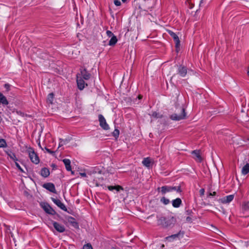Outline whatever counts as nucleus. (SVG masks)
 <instances>
[{
    "label": "nucleus",
    "instance_id": "f257e3e1",
    "mask_svg": "<svg viewBox=\"0 0 249 249\" xmlns=\"http://www.w3.org/2000/svg\"><path fill=\"white\" fill-rule=\"evenodd\" d=\"M176 222V218L172 215L160 217L158 220V225L164 228L171 227L173 226Z\"/></svg>",
    "mask_w": 249,
    "mask_h": 249
},
{
    "label": "nucleus",
    "instance_id": "f03ea898",
    "mask_svg": "<svg viewBox=\"0 0 249 249\" xmlns=\"http://www.w3.org/2000/svg\"><path fill=\"white\" fill-rule=\"evenodd\" d=\"M26 148V151L31 161L36 164L39 163L40 161L39 158L37 154L35 152L34 149L31 147H27Z\"/></svg>",
    "mask_w": 249,
    "mask_h": 249
},
{
    "label": "nucleus",
    "instance_id": "7ed1b4c3",
    "mask_svg": "<svg viewBox=\"0 0 249 249\" xmlns=\"http://www.w3.org/2000/svg\"><path fill=\"white\" fill-rule=\"evenodd\" d=\"M158 190H160V192L162 195H164L167 193L171 192L173 191H176L178 193H180L181 192V189L180 186H175L172 187L170 186H163L160 188H158Z\"/></svg>",
    "mask_w": 249,
    "mask_h": 249
},
{
    "label": "nucleus",
    "instance_id": "20e7f679",
    "mask_svg": "<svg viewBox=\"0 0 249 249\" xmlns=\"http://www.w3.org/2000/svg\"><path fill=\"white\" fill-rule=\"evenodd\" d=\"M186 113L185 110L184 108L181 107L180 109V113L178 114L177 113H174L170 115V118L173 121H178L181 120L185 119Z\"/></svg>",
    "mask_w": 249,
    "mask_h": 249
},
{
    "label": "nucleus",
    "instance_id": "39448f33",
    "mask_svg": "<svg viewBox=\"0 0 249 249\" xmlns=\"http://www.w3.org/2000/svg\"><path fill=\"white\" fill-rule=\"evenodd\" d=\"M40 206L46 213L53 215L56 214V212L48 203L41 202Z\"/></svg>",
    "mask_w": 249,
    "mask_h": 249
},
{
    "label": "nucleus",
    "instance_id": "423d86ee",
    "mask_svg": "<svg viewBox=\"0 0 249 249\" xmlns=\"http://www.w3.org/2000/svg\"><path fill=\"white\" fill-rule=\"evenodd\" d=\"M98 120L99 122L100 126L104 130H107L109 129V127L108 124L107 123L105 117L102 114L98 115Z\"/></svg>",
    "mask_w": 249,
    "mask_h": 249
},
{
    "label": "nucleus",
    "instance_id": "0eeeda50",
    "mask_svg": "<svg viewBox=\"0 0 249 249\" xmlns=\"http://www.w3.org/2000/svg\"><path fill=\"white\" fill-rule=\"evenodd\" d=\"M84 79H82L79 75L76 76V83L78 89L80 90H83L85 86H87L88 84L85 83L84 80Z\"/></svg>",
    "mask_w": 249,
    "mask_h": 249
},
{
    "label": "nucleus",
    "instance_id": "6e6552de",
    "mask_svg": "<svg viewBox=\"0 0 249 249\" xmlns=\"http://www.w3.org/2000/svg\"><path fill=\"white\" fill-rule=\"evenodd\" d=\"M52 201L60 209L63 210L65 212H68L67 209L65 204L61 202V201L58 199L52 198Z\"/></svg>",
    "mask_w": 249,
    "mask_h": 249
},
{
    "label": "nucleus",
    "instance_id": "1a4fd4ad",
    "mask_svg": "<svg viewBox=\"0 0 249 249\" xmlns=\"http://www.w3.org/2000/svg\"><path fill=\"white\" fill-rule=\"evenodd\" d=\"M184 232L183 231H180L178 233L171 235L170 236L166 237L167 240L169 241H172L173 240L177 238H181L183 237Z\"/></svg>",
    "mask_w": 249,
    "mask_h": 249
},
{
    "label": "nucleus",
    "instance_id": "9d476101",
    "mask_svg": "<svg viewBox=\"0 0 249 249\" xmlns=\"http://www.w3.org/2000/svg\"><path fill=\"white\" fill-rule=\"evenodd\" d=\"M77 75H79L80 77L85 80H88L90 79L91 74L87 71L86 69H81L80 73H78Z\"/></svg>",
    "mask_w": 249,
    "mask_h": 249
},
{
    "label": "nucleus",
    "instance_id": "9b49d317",
    "mask_svg": "<svg viewBox=\"0 0 249 249\" xmlns=\"http://www.w3.org/2000/svg\"><path fill=\"white\" fill-rule=\"evenodd\" d=\"M52 224L54 228L59 232L62 233L65 231V227L64 225L59 224L56 221H53Z\"/></svg>",
    "mask_w": 249,
    "mask_h": 249
},
{
    "label": "nucleus",
    "instance_id": "f8f14e48",
    "mask_svg": "<svg viewBox=\"0 0 249 249\" xmlns=\"http://www.w3.org/2000/svg\"><path fill=\"white\" fill-rule=\"evenodd\" d=\"M178 73L182 77H184L187 73V69L186 67L179 65L178 69Z\"/></svg>",
    "mask_w": 249,
    "mask_h": 249
},
{
    "label": "nucleus",
    "instance_id": "ddd939ff",
    "mask_svg": "<svg viewBox=\"0 0 249 249\" xmlns=\"http://www.w3.org/2000/svg\"><path fill=\"white\" fill-rule=\"evenodd\" d=\"M194 159L197 162H201L202 161V158L200 155L199 150H194L191 152Z\"/></svg>",
    "mask_w": 249,
    "mask_h": 249
},
{
    "label": "nucleus",
    "instance_id": "4468645a",
    "mask_svg": "<svg viewBox=\"0 0 249 249\" xmlns=\"http://www.w3.org/2000/svg\"><path fill=\"white\" fill-rule=\"evenodd\" d=\"M168 33L169 34L170 36L174 39V40L176 43V48L179 47L180 45V40L177 35L171 31H169L168 32Z\"/></svg>",
    "mask_w": 249,
    "mask_h": 249
},
{
    "label": "nucleus",
    "instance_id": "2eb2a0df",
    "mask_svg": "<svg viewBox=\"0 0 249 249\" xmlns=\"http://www.w3.org/2000/svg\"><path fill=\"white\" fill-rule=\"evenodd\" d=\"M43 187L46 190L52 193H56V190L54 185L52 183H46L43 185Z\"/></svg>",
    "mask_w": 249,
    "mask_h": 249
},
{
    "label": "nucleus",
    "instance_id": "dca6fc26",
    "mask_svg": "<svg viewBox=\"0 0 249 249\" xmlns=\"http://www.w3.org/2000/svg\"><path fill=\"white\" fill-rule=\"evenodd\" d=\"M233 195L227 196L221 199V202L224 204H227L232 201L234 198Z\"/></svg>",
    "mask_w": 249,
    "mask_h": 249
},
{
    "label": "nucleus",
    "instance_id": "f3484780",
    "mask_svg": "<svg viewBox=\"0 0 249 249\" xmlns=\"http://www.w3.org/2000/svg\"><path fill=\"white\" fill-rule=\"evenodd\" d=\"M152 160L149 157L145 158L142 161V164L148 168H150L151 166Z\"/></svg>",
    "mask_w": 249,
    "mask_h": 249
},
{
    "label": "nucleus",
    "instance_id": "a211bd4d",
    "mask_svg": "<svg viewBox=\"0 0 249 249\" xmlns=\"http://www.w3.org/2000/svg\"><path fill=\"white\" fill-rule=\"evenodd\" d=\"M108 189L110 191H114V190L116 191V192H120L121 190L123 191L124 188L123 187L120 185H115V186H107Z\"/></svg>",
    "mask_w": 249,
    "mask_h": 249
},
{
    "label": "nucleus",
    "instance_id": "6ab92c4d",
    "mask_svg": "<svg viewBox=\"0 0 249 249\" xmlns=\"http://www.w3.org/2000/svg\"><path fill=\"white\" fill-rule=\"evenodd\" d=\"M182 201L180 198H177L172 201V206L174 208H178L180 206Z\"/></svg>",
    "mask_w": 249,
    "mask_h": 249
},
{
    "label": "nucleus",
    "instance_id": "aec40b11",
    "mask_svg": "<svg viewBox=\"0 0 249 249\" xmlns=\"http://www.w3.org/2000/svg\"><path fill=\"white\" fill-rule=\"evenodd\" d=\"M0 104H1L3 106H7L9 104L6 97L0 92Z\"/></svg>",
    "mask_w": 249,
    "mask_h": 249
},
{
    "label": "nucleus",
    "instance_id": "412c9836",
    "mask_svg": "<svg viewBox=\"0 0 249 249\" xmlns=\"http://www.w3.org/2000/svg\"><path fill=\"white\" fill-rule=\"evenodd\" d=\"M40 175L44 178H47L50 175V170L48 168L44 167L40 171Z\"/></svg>",
    "mask_w": 249,
    "mask_h": 249
},
{
    "label": "nucleus",
    "instance_id": "4be33fe9",
    "mask_svg": "<svg viewBox=\"0 0 249 249\" xmlns=\"http://www.w3.org/2000/svg\"><path fill=\"white\" fill-rule=\"evenodd\" d=\"M63 162L65 164L66 169L67 171H71V160L69 159H65L63 160Z\"/></svg>",
    "mask_w": 249,
    "mask_h": 249
},
{
    "label": "nucleus",
    "instance_id": "5701e85b",
    "mask_svg": "<svg viewBox=\"0 0 249 249\" xmlns=\"http://www.w3.org/2000/svg\"><path fill=\"white\" fill-rule=\"evenodd\" d=\"M242 210L249 214V201H246L242 205Z\"/></svg>",
    "mask_w": 249,
    "mask_h": 249
},
{
    "label": "nucleus",
    "instance_id": "b1692460",
    "mask_svg": "<svg viewBox=\"0 0 249 249\" xmlns=\"http://www.w3.org/2000/svg\"><path fill=\"white\" fill-rule=\"evenodd\" d=\"M118 39L115 36H113L111 39L109 41L108 45L109 46H114L117 42Z\"/></svg>",
    "mask_w": 249,
    "mask_h": 249
},
{
    "label": "nucleus",
    "instance_id": "393cba45",
    "mask_svg": "<svg viewBox=\"0 0 249 249\" xmlns=\"http://www.w3.org/2000/svg\"><path fill=\"white\" fill-rule=\"evenodd\" d=\"M249 173V164L247 163L245 165L242 169V174L245 175Z\"/></svg>",
    "mask_w": 249,
    "mask_h": 249
},
{
    "label": "nucleus",
    "instance_id": "a878e982",
    "mask_svg": "<svg viewBox=\"0 0 249 249\" xmlns=\"http://www.w3.org/2000/svg\"><path fill=\"white\" fill-rule=\"evenodd\" d=\"M54 98V94L53 93H50L48 94L47 98V102L48 103L52 104L53 103Z\"/></svg>",
    "mask_w": 249,
    "mask_h": 249
},
{
    "label": "nucleus",
    "instance_id": "bb28decb",
    "mask_svg": "<svg viewBox=\"0 0 249 249\" xmlns=\"http://www.w3.org/2000/svg\"><path fill=\"white\" fill-rule=\"evenodd\" d=\"M7 146L6 141L4 139H0V148H5Z\"/></svg>",
    "mask_w": 249,
    "mask_h": 249
},
{
    "label": "nucleus",
    "instance_id": "cd10ccee",
    "mask_svg": "<svg viewBox=\"0 0 249 249\" xmlns=\"http://www.w3.org/2000/svg\"><path fill=\"white\" fill-rule=\"evenodd\" d=\"M7 155L11 159H12L15 161H16L18 160V159L17 158L16 156L15 153H14L12 152H10L9 153H7Z\"/></svg>",
    "mask_w": 249,
    "mask_h": 249
},
{
    "label": "nucleus",
    "instance_id": "c85d7f7f",
    "mask_svg": "<svg viewBox=\"0 0 249 249\" xmlns=\"http://www.w3.org/2000/svg\"><path fill=\"white\" fill-rule=\"evenodd\" d=\"M160 202L164 205H167L170 203V200L165 197H162L160 199Z\"/></svg>",
    "mask_w": 249,
    "mask_h": 249
},
{
    "label": "nucleus",
    "instance_id": "c756f323",
    "mask_svg": "<svg viewBox=\"0 0 249 249\" xmlns=\"http://www.w3.org/2000/svg\"><path fill=\"white\" fill-rule=\"evenodd\" d=\"M60 140V142H59V146L58 147H61V146L64 145V144H66L69 141L67 139H65V140H63V139H59Z\"/></svg>",
    "mask_w": 249,
    "mask_h": 249
},
{
    "label": "nucleus",
    "instance_id": "7c9ffc66",
    "mask_svg": "<svg viewBox=\"0 0 249 249\" xmlns=\"http://www.w3.org/2000/svg\"><path fill=\"white\" fill-rule=\"evenodd\" d=\"M151 116L152 117H153L154 118H156V119L162 117V115H160L159 113H158L156 112H153L152 113Z\"/></svg>",
    "mask_w": 249,
    "mask_h": 249
},
{
    "label": "nucleus",
    "instance_id": "2f4dec72",
    "mask_svg": "<svg viewBox=\"0 0 249 249\" xmlns=\"http://www.w3.org/2000/svg\"><path fill=\"white\" fill-rule=\"evenodd\" d=\"M83 249H93V248L90 243H87L84 245Z\"/></svg>",
    "mask_w": 249,
    "mask_h": 249
},
{
    "label": "nucleus",
    "instance_id": "473e14b6",
    "mask_svg": "<svg viewBox=\"0 0 249 249\" xmlns=\"http://www.w3.org/2000/svg\"><path fill=\"white\" fill-rule=\"evenodd\" d=\"M70 218L73 220V222L71 221V223H72L73 226L75 228H78V224L75 221V219L72 217H71Z\"/></svg>",
    "mask_w": 249,
    "mask_h": 249
},
{
    "label": "nucleus",
    "instance_id": "72a5a7b5",
    "mask_svg": "<svg viewBox=\"0 0 249 249\" xmlns=\"http://www.w3.org/2000/svg\"><path fill=\"white\" fill-rule=\"evenodd\" d=\"M113 135L115 137L118 138L119 137V130H118L117 129H115V130L113 132Z\"/></svg>",
    "mask_w": 249,
    "mask_h": 249
},
{
    "label": "nucleus",
    "instance_id": "f704fd0d",
    "mask_svg": "<svg viewBox=\"0 0 249 249\" xmlns=\"http://www.w3.org/2000/svg\"><path fill=\"white\" fill-rule=\"evenodd\" d=\"M106 34L107 35V36L108 37H112L113 36H115L113 33L109 31V30H107V32H106Z\"/></svg>",
    "mask_w": 249,
    "mask_h": 249
},
{
    "label": "nucleus",
    "instance_id": "c9c22d12",
    "mask_svg": "<svg viewBox=\"0 0 249 249\" xmlns=\"http://www.w3.org/2000/svg\"><path fill=\"white\" fill-rule=\"evenodd\" d=\"M216 195V193L215 192H210L208 193V197H210L211 196H215Z\"/></svg>",
    "mask_w": 249,
    "mask_h": 249
},
{
    "label": "nucleus",
    "instance_id": "e433bc0d",
    "mask_svg": "<svg viewBox=\"0 0 249 249\" xmlns=\"http://www.w3.org/2000/svg\"><path fill=\"white\" fill-rule=\"evenodd\" d=\"M114 3V4L117 6H120L121 4V3L119 0H115Z\"/></svg>",
    "mask_w": 249,
    "mask_h": 249
},
{
    "label": "nucleus",
    "instance_id": "4c0bfd02",
    "mask_svg": "<svg viewBox=\"0 0 249 249\" xmlns=\"http://www.w3.org/2000/svg\"><path fill=\"white\" fill-rule=\"evenodd\" d=\"M44 149H45L46 151V152L48 153H50L51 154H53L54 153L53 151H52V150H51L50 149H48L46 147H45Z\"/></svg>",
    "mask_w": 249,
    "mask_h": 249
},
{
    "label": "nucleus",
    "instance_id": "58836bf2",
    "mask_svg": "<svg viewBox=\"0 0 249 249\" xmlns=\"http://www.w3.org/2000/svg\"><path fill=\"white\" fill-rule=\"evenodd\" d=\"M16 165L17 166V167L21 171V172H23V169H22V168L20 167V166L19 165V164L18 163H17V162H16Z\"/></svg>",
    "mask_w": 249,
    "mask_h": 249
},
{
    "label": "nucleus",
    "instance_id": "ea45409f",
    "mask_svg": "<svg viewBox=\"0 0 249 249\" xmlns=\"http://www.w3.org/2000/svg\"><path fill=\"white\" fill-rule=\"evenodd\" d=\"M204 193H205V189H203V188H202L199 191V193H200V195L201 196H202L204 195Z\"/></svg>",
    "mask_w": 249,
    "mask_h": 249
},
{
    "label": "nucleus",
    "instance_id": "a19ab883",
    "mask_svg": "<svg viewBox=\"0 0 249 249\" xmlns=\"http://www.w3.org/2000/svg\"><path fill=\"white\" fill-rule=\"evenodd\" d=\"M4 88L7 90H10V85L9 84H4Z\"/></svg>",
    "mask_w": 249,
    "mask_h": 249
},
{
    "label": "nucleus",
    "instance_id": "79ce46f5",
    "mask_svg": "<svg viewBox=\"0 0 249 249\" xmlns=\"http://www.w3.org/2000/svg\"><path fill=\"white\" fill-rule=\"evenodd\" d=\"M80 175L82 177H87V174L86 173H80Z\"/></svg>",
    "mask_w": 249,
    "mask_h": 249
},
{
    "label": "nucleus",
    "instance_id": "37998d69",
    "mask_svg": "<svg viewBox=\"0 0 249 249\" xmlns=\"http://www.w3.org/2000/svg\"><path fill=\"white\" fill-rule=\"evenodd\" d=\"M38 144L39 147H40L42 150H44V148H42V147H41V144H40V142H39V143H38Z\"/></svg>",
    "mask_w": 249,
    "mask_h": 249
},
{
    "label": "nucleus",
    "instance_id": "c03bdc74",
    "mask_svg": "<svg viewBox=\"0 0 249 249\" xmlns=\"http://www.w3.org/2000/svg\"><path fill=\"white\" fill-rule=\"evenodd\" d=\"M191 218L190 217H189V216H188V217L186 218V220H187V221H190L191 220Z\"/></svg>",
    "mask_w": 249,
    "mask_h": 249
},
{
    "label": "nucleus",
    "instance_id": "a18cd8bd",
    "mask_svg": "<svg viewBox=\"0 0 249 249\" xmlns=\"http://www.w3.org/2000/svg\"><path fill=\"white\" fill-rule=\"evenodd\" d=\"M122 0V1H123V2H124L126 1V0Z\"/></svg>",
    "mask_w": 249,
    "mask_h": 249
},
{
    "label": "nucleus",
    "instance_id": "49530a36",
    "mask_svg": "<svg viewBox=\"0 0 249 249\" xmlns=\"http://www.w3.org/2000/svg\"><path fill=\"white\" fill-rule=\"evenodd\" d=\"M2 120L1 117L0 116V123L1 122V121Z\"/></svg>",
    "mask_w": 249,
    "mask_h": 249
},
{
    "label": "nucleus",
    "instance_id": "de8ad7c7",
    "mask_svg": "<svg viewBox=\"0 0 249 249\" xmlns=\"http://www.w3.org/2000/svg\"><path fill=\"white\" fill-rule=\"evenodd\" d=\"M248 74L249 76V71H248Z\"/></svg>",
    "mask_w": 249,
    "mask_h": 249
}]
</instances>
